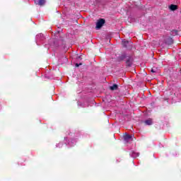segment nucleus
<instances>
[{
    "label": "nucleus",
    "instance_id": "f257e3e1",
    "mask_svg": "<svg viewBox=\"0 0 181 181\" xmlns=\"http://www.w3.org/2000/svg\"><path fill=\"white\" fill-rule=\"evenodd\" d=\"M104 23H105V20L103 18L99 19L96 23V29H101L104 25Z\"/></svg>",
    "mask_w": 181,
    "mask_h": 181
},
{
    "label": "nucleus",
    "instance_id": "f03ea898",
    "mask_svg": "<svg viewBox=\"0 0 181 181\" xmlns=\"http://www.w3.org/2000/svg\"><path fill=\"white\" fill-rule=\"evenodd\" d=\"M134 62V59L131 56H128L126 58V65L127 67H131L132 66V63Z\"/></svg>",
    "mask_w": 181,
    "mask_h": 181
},
{
    "label": "nucleus",
    "instance_id": "7ed1b4c3",
    "mask_svg": "<svg viewBox=\"0 0 181 181\" xmlns=\"http://www.w3.org/2000/svg\"><path fill=\"white\" fill-rule=\"evenodd\" d=\"M124 139L127 144H128V142H132V141H134V139H132V136H131L128 134H126L124 136Z\"/></svg>",
    "mask_w": 181,
    "mask_h": 181
},
{
    "label": "nucleus",
    "instance_id": "20e7f679",
    "mask_svg": "<svg viewBox=\"0 0 181 181\" xmlns=\"http://www.w3.org/2000/svg\"><path fill=\"white\" fill-rule=\"evenodd\" d=\"M35 5H38L39 6H43L45 4H46L45 1H35Z\"/></svg>",
    "mask_w": 181,
    "mask_h": 181
},
{
    "label": "nucleus",
    "instance_id": "39448f33",
    "mask_svg": "<svg viewBox=\"0 0 181 181\" xmlns=\"http://www.w3.org/2000/svg\"><path fill=\"white\" fill-rule=\"evenodd\" d=\"M36 39L37 40H45V36L43 35L42 33H40L36 35Z\"/></svg>",
    "mask_w": 181,
    "mask_h": 181
},
{
    "label": "nucleus",
    "instance_id": "423d86ee",
    "mask_svg": "<svg viewBox=\"0 0 181 181\" xmlns=\"http://www.w3.org/2000/svg\"><path fill=\"white\" fill-rule=\"evenodd\" d=\"M127 57H128V56H127V54H122V55H120L118 59H119V60L122 61V60H125V59H127Z\"/></svg>",
    "mask_w": 181,
    "mask_h": 181
},
{
    "label": "nucleus",
    "instance_id": "0eeeda50",
    "mask_svg": "<svg viewBox=\"0 0 181 181\" xmlns=\"http://www.w3.org/2000/svg\"><path fill=\"white\" fill-rule=\"evenodd\" d=\"M169 9H170V11H176V9H177V6L175 4H171L169 6Z\"/></svg>",
    "mask_w": 181,
    "mask_h": 181
},
{
    "label": "nucleus",
    "instance_id": "6e6552de",
    "mask_svg": "<svg viewBox=\"0 0 181 181\" xmlns=\"http://www.w3.org/2000/svg\"><path fill=\"white\" fill-rule=\"evenodd\" d=\"M132 158H138V156H139V153L135 152V151H132V153H130Z\"/></svg>",
    "mask_w": 181,
    "mask_h": 181
},
{
    "label": "nucleus",
    "instance_id": "1a4fd4ad",
    "mask_svg": "<svg viewBox=\"0 0 181 181\" xmlns=\"http://www.w3.org/2000/svg\"><path fill=\"white\" fill-rule=\"evenodd\" d=\"M144 122L146 125H152V119H148Z\"/></svg>",
    "mask_w": 181,
    "mask_h": 181
},
{
    "label": "nucleus",
    "instance_id": "9d476101",
    "mask_svg": "<svg viewBox=\"0 0 181 181\" xmlns=\"http://www.w3.org/2000/svg\"><path fill=\"white\" fill-rule=\"evenodd\" d=\"M110 90H112V91H114V90H117L118 85L114 84L113 86H110Z\"/></svg>",
    "mask_w": 181,
    "mask_h": 181
},
{
    "label": "nucleus",
    "instance_id": "9b49d317",
    "mask_svg": "<svg viewBox=\"0 0 181 181\" xmlns=\"http://www.w3.org/2000/svg\"><path fill=\"white\" fill-rule=\"evenodd\" d=\"M122 45L124 47H127V45H128V41H122Z\"/></svg>",
    "mask_w": 181,
    "mask_h": 181
},
{
    "label": "nucleus",
    "instance_id": "f8f14e48",
    "mask_svg": "<svg viewBox=\"0 0 181 181\" xmlns=\"http://www.w3.org/2000/svg\"><path fill=\"white\" fill-rule=\"evenodd\" d=\"M151 73H156V69L155 68L151 69Z\"/></svg>",
    "mask_w": 181,
    "mask_h": 181
},
{
    "label": "nucleus",
    "instance_id": "ddd939ff",
    "mask_svg": "<svg viewBox=\"0 0 181 181\" xmlns=\"http://www.w3.org/2000/svg\"><path fill=\"white\" fill-rule=\"evenodd\" d=\"M168 40H170V45H172V43H173V40L172 38H169Z\"/></svg>",
    "mask_w": 181,
    "mask_h": 181
},
{
    "label": "nucleus",
    "instance_id": "4468645a",
    "mask_svg": "<svg viewBox=\"0 0 181 181\" xmlns=\"http://www.w3.org/2000/svg\"><path fill=\"white\" fill-rule=\"evenodd\" d=\"M76 67H79L80 66H81V63H80V64H76Z\"/></svg>",
    "mask_w": 181,
    "mask_h": 181
},
{
    "label": "nucleus",
    "instance_id": "2eb2a0df",
    "mask_svg": "<svg viewBox=\"0 0 181 181\" xmlns=\"http://www.w3.org/2000/svg\"><path fill=\"white\" fill-rule=\"evenodd\" d=\"M60 145H62V144H59L58 145H57V146H60Z\"/></svg>",
    "mask_w": 181,
    "mask_h": 181
},
{
    "label": "nucleus",
    "instance_id": "dca6fc26",
    "mask_svg": "<svg viewBox=\"0 0 181 181\" xmlns=\"http://www.w3.org/2000/svg\"><path fill=\"white\" fill-rule=\"evenodd\" d=\"M38 1H45V0H38Z\"/></svg>",
    "mask_w": 181,
    "mask_h": 181
}]
</instances>
